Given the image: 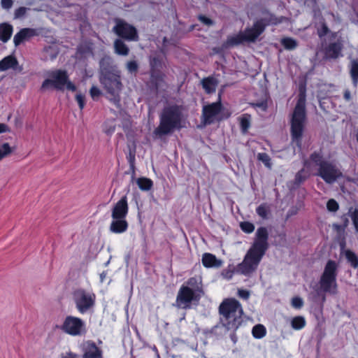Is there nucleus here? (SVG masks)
Returning <instances> with one entry per match:
<instances>
[{
	"label": "nucleus",
	"instance_id": "obj_1",
	"mask_svg": "<svg viewBox=\"0 0 358 358\" xmlns=\"http://www.w3.org/2000/svg\"><path fill=\"white\" fill-rule=\"evenodd\" d=\"M268 232L266 227H260L257 229L254 242L247 251L242 262L233 269H224L222 274L224 278L231 279L234 273L250 277L254 273L266 250L268 248Z\"/></svg>",
	"mask_w": 358,
	"mask_h": 358
},
{
	"label": "nucleus",
	"instance_id": "obj_2",
	"mask_svg": "<svg viewBox=\"0 0 358 358\" xmlns=\"http://www.w3.org/2000/svg\"><path fill=\"white\" fill-rule=\"evenodd\" d=\"M222 325L228 331H236L241 325L243 310L241 303L234 298L222 301L219 306Z\"/></svg>",
	"mask_w": 358,
	"mask_h": 358
},
{
	"label": "nucleus",
	"instance_id": "obj_3",
	"mask_svg": "<svg viewBox=\"0 0 358 358\" xmlns=\"http://www.w3.org/2000/svg\"><path fill=\"white\" fill-rule=\"evenodd\" d=\"M182 114L161 113L159 124L154 130L153 134L155 136L162 137L185 127V122L182 120Z\"/></svg>",
	"mask_w": 358,
	"mask_h": 358
},
{
	"label": "nucleus",
	"instance_id": "obj_4",
	"mask_svg": "<svg viewBox=\"0 0 358 358\" xmlns=\"http://www.w3.org/2000/svg\"><path fill=\"white\" fill-rule=\"evenodd\" d=\"M337 263L331 259L328 260L319 280L320 289L324 293L333 295L337 293Z\"/></svg>",
	"mask_w": 358,
	"mask_h": 358
},
{
	"label": "nucleus",
	"instance_id": "obj_5",
	"mask_svg": "<svg viewBox=\"0 0 358 358\" xmlns=\"http://www.w3.org/2000/svg\"><path fill=\"white\" fill-rule=\"evenodd\" d=\"M266 25L264 20H258L252 27L247 29L244 32L229 37L227 44L235 45L243 41L253 42L264 31Z\"/></svg>",
	"mask_w": 358,
	"mask_h": 358
},
{
	"label": "nucleus",
	"instance_id": "obj_6",
	"mask_svg": "<svg viewBox=\"0 0 358 358\" xmlns=\"http://www.w3.org/2000/svg\"><path fill=\"white\" fill-rule=\"evenodd\" d=\"M100 80L107 92L116 101L122 87L120 71L113 70L103 72Z\"/></svg>",
	"mask_w": 358,
	"mask_h": 358
},
{
	"label": "nucleus",
	"instance_id": "obj_7",
	"mask_svg": "<svg viewBox=\"0 0 358 358\" xmlns=\"http://www.w3.org/2000/svg\"><path fill=\"white\" fill-rule=\"evenodd\" d=\"M73 299L77 310L80 314H84L94 306L96 295L92 292L78 288L73 291Z\"/></svg>",
	"mask_w": 358,
	"mask_h": 358
},
{
	"label": "nucleus",
	"instance_id": "obj_8",
	"mask_svg": "<svg viewBox=\"0 0 358 358\" xmlns=\"http://www.w3.org/2000/svg\"><path fill=\"white\" fill-rule=\"evenodd\" d=\"M57 327L65 334L72 336H81L87 332L85 321L73 315L66 316L62 324Z\"/></svg>",
	"mask_w": 358,
	"mask_h": 358
},
{
	"label": "nucleus",
	"instance_id": "obj_9",
	"mask_svg": "<svg viewBox=\"0 0 358 358\" xmlns=\"http://www.w3.org/2000/svg\"><path fill=\"white\" fill-rule=\"evenodd\" d=\"M52 87L60 90H68L74 92L76 89L75 85L68 79L66 71L57 70L51 73V79L45 80L42 88L44 90L49 89Z\"/></svg>",
	"mask_w": 358,
	"mask_h": 358
},
{
	"label": "nucleus",
	"instance_id": "obj_10",
	"mask_svg": "<svg viewBox=\"0 0 358 358\" xmlns=\"http://www.w3.org/2000/svg\"><path fill=\"white\" fill-rule=\"evenodd\" d=\"M306 113H292L291 119L292 141L299 148L301 147V141L306 120Z\"/></svg>",
	"mask_w": 358,
	"mask_h": 358
},
{
	"label": "nucleus",
	"instance_id": "obj_11",
	"mask_svg": "<svg viewBox=\"0 0 358 358\" xmlns=\"http://www.w3.org/2000/svg\"><path fill=\"white\" fill-rule=\"evenodd\" d=\"M199 300V296L192 289L182 285L177 294L174 306L178 308L190 309L192 302L198 301Z\"/></svg>",
	"mask_w": 358,
	"mask_h": 358
},
{
	"label": "nucleus",
	"instance_id": "obj_12",
	"mask_svg": "<svg viewBox=\"0 0 358 358\" xmlns=\"http://www.w3.org/2000/svg\"><path fill=\"white\" fill-rule=\"evenodd\" d=\"M317 175L321 177L323 180L327 184L334 183L337 179L342 177L341 171L329 162H326L322 164L318 169Z\"/></svg>",
	"mask_w": 358,
	"mask_h": 358
},
{
	"label": "nucleus",
	"instance_id": "obj_13",
	"mask_svg": "<svg viewBox=\"0 0 358 358\" xmlns=\"http://www.w3.org/2000/svg\"><path fill=\"white\" fill-rule=\"evenodd\" d=\"M113 30L119 36L124 38L127 40H137L138 36L136 29L122 20H118L116 21V25L113 28Z\"/></svg>",
	"mask_w": 358,
	"mask_h": 358
},
{
	"label": "nucleus",
	"instance_id": "obj_14",
	"mask_svg": "<svg viewBox=\"0 0 358 358\" xmlns=\"http://www.w3.org/2000/svg\"><path fill=\"white\" fill-rule=\"evenodd\" d=\"M83 358H103L102 350L91 340L84 341L81 345Z\"/></svg>",
	"mask_w": 358,
	"mask_h": 358
},
{
	"label": "nucleus",
	"instance_id": "obj_15",
	"mask_svg": "<svg viewBox=\"0 0 358 358\" xmlns=\"http://www.w3.org/2000/svg\"><path fill=\"white\" fill-rule=\"evenodd\" d=\"M129 213V204L128 199L126 195L121 197V199L115 203L111 209L112 219L127 218Z\"/></svg>",
	"mask_w": 358,
	"mask_h": 358
},
{
	"label": "nucleus",
	"instance_id": "obj_16",
	"mask_svg": "<svg viewBox=\"0 0 358 358\" xmlns=\"http://www.w3.org/2000/svg\"><path fill=\"white\" fill-rule=\"evenodd\" d=\"M128 228L129 223L126 218L112 219L109 227L110 231L117 234L124 233Z\"/></svg>",
	"mask_w": 358,
	"mask_h": 358
},
{
	"label": "nucleus",
	"instance_id": "obj_17",
	"mask_svg": "<svg viewBox=\"0 0 358 358\" xmlns=\"http://www.w3.org/2000/svg\"><path fill=\"white\" fill-rule=\"evenodd\" d=\"M201 262L206 268L220 267L222 264V262L215 255L208 252L203 255Z\"/></svg>",
	"mask_w": 358,
	"mask_h": 358
},
{
	"label": "nucleus",
	"instance_id": "obj_18",
	"mask_svg": "<svg viewBox=\"0 0 358 358\" xmlns=\"http://www.w3.org/2000/svg\"><path fill=\"white\" fill-rule=\"evenodd\" d=\"M34 31L33 29L28 28L22 29L15 35L13 38V42L15 45L17 46L20 45L25 39L34 35Z\"/></svg>",
	"mask_w": 358,
	"mask_h": 358
},
{
	"label": "nucleus",
	"instance_id": "obj_19",
	"mask_svg": "<svg viewBox=\"0 0 358 358\" xmlns=\"http://www.w3.org/2000/svg\"><path fill=\"white\" fill-rule=\"evenodd\" d=\"M13 33V27L7 23L0 24V40L6 43L11 37Z\"/></svg>",
	"mask_w": 358,
	"mask_h": 358
},
{
	"label": "nucleus",
	"instance_id": "obj_20",
	"mask_svg": "<svg viewBox=\"0 0 358 358\" xmlns=\"http://www.w3.org/2000/svg\"><path fill=\"white\" fill-rule=\"evenodd\" d=\"M17 64L16 59L9 55L0 61V71H4L11 68H15Z\"/></svg>",
	"mask_w": 358,
	"mask_h": 358
},
{
	"label": "nucleus",
	"instance_id": "obj_21",
	"mask_svg": "<svg viewBox=\"0 0 358 358\" xmlns=\"http://www.w3.org/2000/svg\"><path fill=\"white\" fill-rule=\"evenodd\" d=\"M218 82L214 78H207L202 80V85L207 93L215 92Z\"/></svg>",
	"mask_w": 358,
	"mask_h": 358
},
{
	"label": "nucleus",
	"instance_id": "obj_22",
	"mask_svg": "<svg viewBox=\"0 0 358 358\" xmlns=\"http://www.w3.org/2000/svg\"><path fill=\"white\" fill-rule=\"evenodd\" d=\"M58 46L56 44H52L48 47H45L43 51V57L45 59H53L56 57L58 53Z\"/></svg>",
	"mask_w": 358,
	"mask_h": 358
},
{
	"label": "nucleus",
	"instance_id": "obj_23",
	"mask_svg": "<svg viewBox=\"0 0 358 358\" xmlns=\"http://www.w3.org/2000/svg\"><path fill=\"white\" fill-rule=\"evenodd\" d=\"M240 127L241 132L245 134L250 127L251 116L248 113H245L239 117Z\"/></svg>",
	"mask_w": 358,
	"mask_h": 358
},
{
	"label": "nucleus",
	"instance_id": "obj_24",
	"mask_svg": "<svg viewBox=\"0 0 358 358\" xmlns=\"http://www.w3.org/2000/svg\"><path fill=\"white\" fill-rule=\"evenodd\" d=\"M345 257L348 263L350 264L352 268H358V256L353 251L350 250H345Z\"/></svg>",
	"mask_w": 358,
	"mask_h": 358
},
{
	"label": "nucleus",
	"instance_id": "obj_25",
	"mask_svg": "<svg viewBox=\"0 0 358 358\" xmlns=\"http://www.w3.org/2000/svg\"><path fill=\"white\" fill-rule=\"evenodd\" d=\"M306 322L304 317L299 315L294 317L291 320V327L294 330H301L306 327Z\"/></svg>",
	"mask_w": 358,
	"mask_h": 358
},
{
	"label": "nucleus",
	"instance_id": "obj_26",
	"mask_svg": "<svg viewBox=\"0 0 358 358\" xmlns=\"http://www.w3.org/2000/svg\"><path fill=\"white\" fill-rule=\"evenodd\" d=\"M257 214L263 220L268 219V215L271 213V210L267 203H262L256 208Z\"/></svg>",
	"mask_w": 358,
	"mask_h": 358
},
{
	"label": "nucleus",
	"instance_id": "obj_27",
	"mask_svg": "<svg viewBox=\"0 0 358 358\" xmlns=\"http://www.w3.org/2000/svg\"><path fill=\"white\" fill-rule=\"evenodd\" d=\"M252 334L254 338L260 339L266 336V329L263 324H256L252 328Z\"/></svg>",
	"mask_w": 358,
	"mask_h": 358
},
{
	"label": "nucleus",
	"instance_id": "obj_28",
	"mask_svg": "<svg viewBox=\"0 0 358 358\" xmlns=\"http://www.w3.org/2000/svg\"><path fill=\"white\" fill-rule=\"evenodd\" d=\"M138 187L143 191H148L153 186V182L148 178H140L137 180Z\"/></svg>",
	"mask_w": 358,
	"mask_h": 358
},
{
	"label": "nucleus",
	"instance_id": "obj_29",
	"mask_svg": "<svg viewBox=\"0 0 358 358\" xmlns=\"http://www.w3.org/2000/svg\"><path fill=\"white\" fill-rule=\"evenodd\" d=\"M341 50V44L336 43L331 44L327 50V55L329 57L336 58L339 56Z\"/></svg>",
	"mask_w": 358,
	"mask_h": 358
},
{
	"label": "nucleus",
	"instance_id": "obj_30",
	"mask_svg": "<svg viewBox=\"0 0 358 358\" xmlns=\"http://www.w3.org/2000/svg\"><path fill=\"white\" fill-rule=\"evenodd\" d=\"M115 49L116 53L119 55H127L129 52L128 48L120 39H117L115 41Z\"/></svg>",
	"mask_w": 358,
	"mask_h": 358
},
{
	"label": "nucleus",
	"instance_id": "obj_31",
	"mask_svg": "<svg viewBox=\"0 0 358 358\" xmlns=\"http://www.w3.org/2000/svg\"><path fill=\"white\" fill-rule=\"evenodd\" d=\"M115 120H106L103 125V131L107 135H111L115 130L116 124Z\"/></svg>",
	"mask_w": 358,
	"mask_h": 358
},
{
	"label": "nucleus",
	"instance_id": "obj_32",
	"mask_svg": "<svg viewBox=\"0 0 358 358\" xmlns=\"http://www.w3.org/2000/svg\"><path fill=\"white\" fill-rule=\"evenodd\" d=\"M308 176L309 175L306 173L304 169H301L295 175L294 181V185L297 186L300 185L301 183L306 181Z\"/></svg>",
	"mask_w": 358,
	"mask_h": 358
},
{
	"label": "nucleus",
	"instance_id": "obj_33",
	"mask_svg": "<svg viewBox=\"0 0 358 358\" xmlns=\"http://www.w3.org/2000/svg\"><path fill=\"white\" fill-rule=\"evenodd\" d=\"M257 159L262 162L268 169L272 166L271 159L267 153L260 152L257 154Z\"/></svg>",
	"mask_w": 358,
	"mask_h": 358
},
{
	"label": "nucleus",
	"instance_id": "obj_34",
	"mask_svg": "<svg viewBox=\"0 0 358 358\" xmlns=\"http://www.w3.org/2000/svg\"><path fill=\"white\" fill-rule=\"evenodd\" d=\"M282 45L287 50H294L297 47V42L292 38H284L281 41Z\"/></svg>",
	"mask_w": 358,
	"mask_h": 358
},
{
	"label": "nucleus",
	"instance_id": "obj_35",
	"mask_svg": "<svg viewBox=\"0 0 358 358\" xmlns=\"http://www.w3.org/2000/svg\"><path fill=\"white\" fill-rule=\"evenodd\" d=\"M350 73L353 83L356 85L358 80V62L356 60H353L351 63Z\"/></svg>",
	"mask_w": 358,
	"mask_h": 358
},
{
	"label": "nucleus",
	"instance_id": "obj_36",
	"mask_svg": "<svg viewBox=\"0 0 358 358\" xmlns=\"http://www.w3.org/2000/svg\"><path fill=\"white\" fill-rule=\"evenodd\" d=\"M202 120L205 125L210 124L214 122L218 115L220 113H202Z\"/></svg>",
	"mask_w": 358,
	"mask_h": 358
},
{
	"label": "nucleus",
	"instance_id": "obj_37",
	"mask_svg": "<svg viewBox=\"0 0 358 358\" xmlns=\"http://www.w3.org/2000/svg\"><path fill=\"white\" fill-rule=\"evenodd\" d=\"M310 159L316 166H318L319 168L322 164L327 162L323 159L322 155L317 152H313L310 156Z\"/></svg>",
	"mask_w": 358,
	"mask_h": 358
},
{
	"label": "nucleus",
	"instance_id": "obj_38",
	"mask_svg": "<svg viewBox=\"0 0 358 358\" xmlns=\"http://www.w3.org/2000/svg\"><path fill=\"white\" fill-rule=\"evenodd\" d=\"M222 110V106L220 102L213 103L210 105L203 107V112H220Z\"/></svg>",
	"mask_w": 358,
	"mask_h": 358
},
{
	"label": "nucleus",
	"instance_id": "obj_39",
	"mask_svg": "<svg viewBox=\"0 0 358 358\" xmlns=\"http://www.w3.org/2000/svg\"><path fill=\"white\" fill-rule=\"evenodd\" d=\"M13 152V149L10 148L9 143H4L2 144L0 148V161L9 155Z\"/></svg>",
	"mask_w": 358,
	"mask_h": 358
},
{
	"label": "nucleus",
	"instance_id": "obj_40",
	"mask_svg": "<svg viewBox=\"0 0 358 358\" xmlns=\"http://www.w3.org/2000/svg\"><path fill=\"white\" fill-rule=\"evenodd\" d=\"M240 228L243 232L251 234L255 230V225L252 222L244 221L240 223Z\"/></svg>",
	"mask_w": 358,
	"mask_h": 358
},
{
	"label": "nucleus",
	"instance_id": "obj_41",
	"mask_svg": "<svg viewBox=\"0 0 358 358\" xmlns=\"http://www.w3.org/2000/svg\"><path fill=\"white\" fill-rule=\"evenodd\" d=\"M306 99L303 94H301L296 103L294 112H303L305 110Z\"/></svg>",
	"mask_w": 358,
	"mask_h": 358
},
{
	"label": "nucleus",
	"instance_id": "obj_42",
	"mask_svg": "<svg viewBox=\"0 0 358 358\" xmlns=\"http://www.w3.org/2000/svg\"><path fill=\"white\" fill-rule=\"evenodd\" d=\"M186 284H187L186 286H188L189 287L192 289L195 292H196V291L199 289V280L196 277L189 278L187 280Z\"/></svg>",
	"mask_w": 358,
	"mask_h": 358
},
{
	"label": "nucleus",
	"instance_id": "obj_43",
	"mask_svg": "<svg viewBox=\"0 0 358 358\" xmlns=\"http://www.w3.org/2000/svg\"><path fill=\"white\" fill-rule=\"evenodd\" d=\"M352 208H350L349 212L350 213V217L352 219L355 231L358 233V209L355 208L352 211Z\"/></svg>",
	"mask_w": 358,
	"mask_h": 358
},
{
	"label": "nucleus",
	"instance_id": "obj_44",
	"mask_svg": "<svg viewBox=\"0 0 358 358\" xmlns=\"http://www.w3.org/2000/svg\"><path fill=\"white\" fill-rule=\"evenodd\" d=\"M127 159L129 164L130 169L134 171L135 169V161H136L135 150L129 151V154L127 155Z\"/></svg>",
	"mask_w": 358,
	"mask_h": 358
},
{
	"label": "nucleus",
	"instance_id": "obj_45",
	"mask_svg": "<svg viewBox=\"0 0 358 358\" xmlns=\"http://www.w3.org/2000/svg\"><path fill=\"white\" fill-rule=\"evenodd\" d=\"M339 205L338 202L334 199H329L327 203V208L330 212H336L338 210Z\"/></svg>",
	"mask_w": 358,
	"mask_h": 358
},
{
	"label": "nucleus",
	"instance_id": "obj_46",
	"mask_svg": "<svg viewBox=\"0 0 358 358\" xmlns=\"http://www.w3.org/2000/svg\"><path fill=\"white\" fill-rule=\"evenodd\" d=\"M292 306L296 309H300L303 306V301L299 296H294L292 299Z\"/></svg>",
	"mask_w": 358,
	"mask_h": 358
},
{
	"label": "nucleus",
	"instance_id": "obj_47",
	"mask_svg": "<svg viewBox=\"0 0 358 358\" xmlns=\"http://www.w3.org/2000/svg\"><path fill=\"white\" fill-rule=\"evenodd\" d=\"M126 68L130 73H134L138 70V64L136 61H129L127 63Z\"/></svg>",
	"mask_w": 358,
	"mask_h": 358
},
{
	"label": "nucleus",
	"instance_id": "obj_48",
	"mask_svg": "<svg viewBox=\"0 0 358 358\" xmlns=\"http://www.w3.org/2000/svg\"><path fill=\"white\" fill-rule=\"evenodd\" d=\"M27 8L25 7H20L15 10V17L20 18L23 17L27 13Z\"/></svg>",
	"mask_w": 358,
	"mask_h": 358
},
{
	"label": "nucleus",
	"instance_id": "obj_49",
	"mask_svg": "<svg viewBox=\"0 0 358 358\" xmlns=\"http://www.w3.org/2000/svg\"><path fill=\"white\" fill-rule=\"evenodd\" d=\"M127 115V118H125L122 122V127L124 130L126 131L129 129L131 126V122L130 121V116L128 115V113H124Z\"/></svg>",
	"mask_w": 358,
	"mask_h": 358
},
{
	"label": "nucleus",
	"instance_id": "obj_50",
	"mask_svg": "<svg viewBox=\"0 0 358 358\" xmlns=\"http://www.w3.org/2000/svg\"><path fill=\"white\" fill-rule=\"evenodd\" d=\"M101 94V91L96 87H92L90 90V95L92 99H97Z\"/></svg>",
	"mask_w": 358,
	"mask_h": 358
},
{
	"label": "nucleus",
	"instance_id": "obj_51",
	"mask_svg": "<svg viewBox=\"0 0 358 358\" xmlns=\"http://www.w3.org/2000/svg\"><path fill=\"white\" fill-rule=\"evenodd\" d=\"M238 294L239 297L245 300L248 299L250 297V292L246 289H238Z\"/></svg>",
	"mask_w": 358,
	"mask_h": 358
},
{
	"label": "nucleus",
	"instance_id": "obj_52",
	"mask_svg": "<svg viewBox=\"0 0 358 358\" xmlns=\"http://www.w3.org/2000/svg\"><path fill=\"white\" fill-rule=\"evenodd\" d=\"M61 358H80V356L73 352L69 351L65 354H62Z\"/></svg>",
	"mask_w": 358,
	"mask_h": 358
},
{
	"label": "nucleus",
	"instance_id": "obj_53",
	"mask_svg": "<svg viewBox=\"0 0 358 358\" xmlns=\"http://www.w3.org/2000/svg\"><path fill=\"white\" fill-rule=\"evenodd\" d=\"M1 4L3 8L9 9L13 6V1L12 0H1Z\"/></svg>",
	"mask_w": 358,
	"mask_h": 358
},
{
	"label": "nucleus",
	"instance_id": "obj_54",
	"mask_svg": "<svg viewBox=\"0 0 358 358\" xmlns=\"http://www.w3.org/2000/svg\"><path fill=\"white\" fill-rule=\"evenodd\" d=\"M76 101L79 105L80 109H83L84 107V97L81 94L76 95Z\"/></svg>",
	"mask_w": 358,
	"mask_h": 358
},
{
	"label": "nucleus",
	"instance_id": "obj_55",
	"mask_svg": "<svg viewBox=\"0 0 358 358\" xmlns=\"http://www.w3.org/2000/svg\"><path fill=\"white\" fill-rule=\"evenodd\" d=\"M199 20L201 22L206 25H210L213 24L212 20L206 16H200Z\"/></svg>",
	"mask_w": 358,
	"mask_h": 358
},
{
	"label": "nucleus",
	"instance_id": "obj_56",
	"mask_svg": "<svg viewBox=\"0 0 358 358\" xmlns=\"http://www.w3.org/2000/svg\"><path fill=\"white\" fill-rule=\"evenodd\" d=\"M255 109V110L259 109V110H266V106L264 103H261L256 104Z\"/></svg>",
	"mask_w": 358,
	"mask_h": 358
},
{
	"label": "nucleus",
	"instance_id": "obj_57",
	"mask_svg": "<svg viewBox=\"0 0 358 358\" xmlns=\"http://www.w3.org/2000/svg\"><path fill=\"white\" fill-rule=\"evenodd\" d=\"M327 27L325 25H323L322 29L318 31V34L320 36H322L326 34L327 33Z\"/></svg>",
	"mask_w": 358,
	"mask_h": 358
},
{
	"label": "nucleus",
	"instance_id": "obj_58",
	"mask_svg": "<svg viewBox=\"0 0 358 358\" xmlns=\"http://www.w3.org/2000/svg\"><path fill=\"white\" fill-rule=\"evenodd\" d=\"M7 130V125L0 123V134L6 132Z\"/></svg>",
	"mask_w": 358,
	"mask_h": 358
},
{
	"label": "nucleus",
	"instance_id": "obj_59",
	"mask_svg": "<svg viewBox=\"0 0 358 358\" xmlns=\"http://www.w3.org/2000/svg\"><path fill=\"white\" fill-rule=\"evenodd\" d=\"M340 247H341V250H343L345 248V241H342L340 243Z\"/></svg>",
	"mask_w": 358,
	"mask_h": 358
},
{
	"label": "nucleus",
	"instance_id": "obj_60",
	"mask_svg": "<svg viewBox=\"0 0 358 358\" xmlns=\"http://www.w3.org/2000/svg\"><path fill=\"white\" fill-rule=\"evenodd\" d=\"M344 96L347 100L350 99V94L349 92H345Z\"/></svg>",
	"mask_w": 358,
	"mask_h": 358
},
{
	"label": "nucleus",
	"instance_id": "obj_61",
	"mask_svg": "<svg viewBox=\"0 0 358 358\" xmlns=\"http://www.w3.org/2000/svg\"><path fill=\"white\" fill-rule=\"evenodd\" d=\"M348 218H346V217H345V221H344V225H345V226H347V225H348Z\"/></svg>",
	"mask_w": 358,
	"mask_h": 358
},
{
	"label": "nucleus",
	"instance_id": "obj_62",
	"mask_svg": "<svg viewBox=\"0 0 358 358\" xmlns=\"http://www.w3.org/2000/svg\"><path fill=\"white\" fill-rule=\"evenodd\" d=\"M355 137H356V140H357V141L358 143V129H357V133L355 134Z\"/></svg>",
	"mask_w": 358,
	"mask_h": 358
},
{
	"label": "nucleus",
	"instance_id": "obj_63",
	"mask_svg": "<svg viewBox=\"0 0 358 358\" xmlns=\"http://www.w3.org/2000/svg\"><path fill=\"white\" fill-rule=\"evenodd\" d=\"M230 115H231V113H227V115H224L223 117L227 118L230 116Z\"/></svg>",
	"mask_w": 358,
	"mask_h": 358
}]
</instances>
